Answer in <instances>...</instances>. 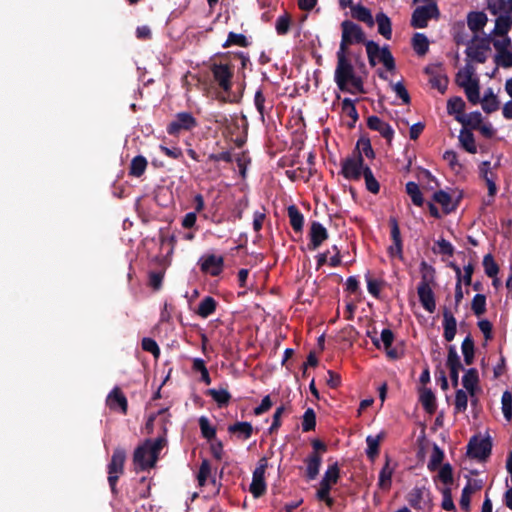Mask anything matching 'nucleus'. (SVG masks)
<instances>
[{
    "instance_id": "10",
    "label": "nucleus",
    "mask_w": 512,
    "mask_h": 512,
    "mask_svg": "<svg viewBox=\"0 0 512 512\" xmlns=\"http://www.w3.org/2000/svg\"><path fill=\"white\" fill-rule=\"evenodd\" d=\"M197 125L198 122L192 113L179 112L175 115L174 120L167 125L166 131L169 135H177L181 131H190Z\"/></svg>"
},
{
    "instance_id": "61",
    "label": "nucleus",
    "mask_w": 512,
    "mask_h": 512,
    "mask_svg": "<svg viewBox=\"0 0 512 512\" xmlns=\"http://www.w3.org/2000/svg\"><path fill=\"white\" fill-rule=\"evenodd\" d=\"M199 426L202 433V436L207 440H211L216 436V429L210 425L209 420L202 416L199 419Z\"/></svg>"
},
{
    "instance_id": "22",
    "label": "nucleus",
    "mask_w": 512,
    "mask_h": 512,
    "mask_svg": "<svg viewBox=\"0 0 512 512\" xmlns=\"http://www.w3.org/2000/svg\"><path fill=\"white\" fill-rule=\"evenodd\" d=\"M487 9L492 15L512 14V0H486Z\"/></svg>"
},
{
    "instance_id": "1",
    "label": "nucleus",
    "mask_w": 512,
    "mask_h": 512,
    "mask_svg": "<svg viewBox=\"0 0 512 512\" xmlns=\"http://www.w3.org/2000/svg\"><path fill=\"white\" fill-rule=\"evenodd\" d=\"M337 64L334 72V81L339 90L348 93L364 94V81L355 73V68L348 59V53L336 52Z\"/></svg>"
},
{
    "instance_id": "7",
    "label": "nucleus",
    "mask_w": 512,
    "mask_h": 512,
    "mask_svg": "<svg viewBox=\"0 0 512 512\" xmlns=\"http://www.w3.org/2000/svg\"><path fill=\"white\" fill-rule=\"evenodd\" d=\"M365 166L361 151H358L342 160L341 174L345 179L358 181L364 173Z\"/></svg>"
},
{
    "instance_id": "16",
    "label": "nucleus",
    "mask_w": 512,
    "mask_h": 512,
    "mask_svg": "<svg viewBox=\"0 0 512 512\" xmlns=\"http://www.w3.org/2000/svg\"><path fill=\"white\" fill-rule=\"evenodd\" d=\"M133 462L137 470H146L155 466L156 462H152V456L144 444L138 446L133 454Z\"/></svg>"
},
{
    "instance_id": "55",
    "label": "nucleus",
    "mask_w": 512,
    "mask_h": 512,
    "mask_svg": "<svg viewBox=\"0 0 512 512\" xmlns=\"http://www.w3.org/2000/svg\"><path fill=\"white\" fill-rule=\"evenodd\" d=\"M471 309L476 316H481L486 312V296L484 294H476L471 302Z\"/></svg>"
},
{
    "instance_id": "54",
    "label": "nucleus",
    "mask_w": 512,
    "mask_h": 512,
    "mask_svg": "<svg viewBox=\"0 0 512 512\" xmlns=\"http://www.w3.org/2000/svg\"><path fill=\"white\" fill-rule=\"evenodd\" d=\"M502 412L506 421L512 420V393L508 390L504 391L501 397Z\"/></svg>"
},
{
    "instance_id": "64",
    "label": "nucleus",
    "mask_w": 512,
    "mask_h": 512,
    "mask_svg": "<svg viewBox=\"0 0 512 512\" xmlns=\"http://www.w3.org/2000/svg\"><path fill=\"white\" fill-rule=\"evenodd\" d=\"M439 479L445 484L450 485L453 483V470L449 463L444 464L438 474Z\"/></svg>"
},
{
    "instance_id": "25",
    "label": "nucleus",
    "mask_w": 512,
    "mask_h": 512,
    "mask_svg": "<svg viewBox=\"0 0 512 512\" xmlns=\"http://www.w3.org/2000/svg\"><path fill=\"white\" fill-rule=\"evenodd\" d=\"M432 199L434 202L441 205L444 214H450L454 212L457 208V204H454L452 202L451 195L444 190L436 191L433 194Z\"/></svg>"
},
{
    "instance_id": "42",
    "label": "nucleus",
    "mask_w": 512,
    "mask_h": 512,
    "mask_svg": "<svg viewBox=\"0 0 512 512\" xmlns=\"http://www.w3.org/2000/svg\"><path fill=\"white\" fill-rule=\"evenodd\" d=\"M406 193L410 196L412 203L415 206L421 207L424 203L422 192L417 183L409 181L405 186Z\"/></svg>"
},
{
    "instance_id": "15",
    "label": "nucleus",
    "mask_w": 512,
    "mask_h": 512,
    "mask_svg": "<svg viewBox=\"0 0 512 512\" xmlns=\"http://www.w3.org/2000/svg\"><path fill=\"white\" fill-rule=\"evenodd\" d=\"M106 404L111 410H116L119 408L122 414H127L128 401L119 387H114L113 390L108 394Z\"/></svg>"
},
{
    "instance_id": "5",
    "label": "nucleus",
    "mask_w": 512,
    "mask_h": 512,
    "mask_svg": "<svg viewBox=\"0 0 512 512\" xmlns=\"http://www.w3.org/2000/svg\"><path fill=\"white\" fill-rule=\"evenodd\" d=\"M125 461L126 451L121 447L115 448L107 466L108 483L112 494L115 496L118 494L117 482L119 477L124 474Z\"/></svg>"
},
{
    "instance_id": "2",
    "label": "nucleus",
    "mask_w": 512,
    "mask_h": 512,
    "mask_svg": "<svg viewBox=\"0 0 512 512\" xmlns=\"http://www.w3.org/2000/svg\"><path fill=\"white\" fill-rule=\"evenodd\" d=\"M421 281L417 287V294L422 307L429 313L436 309L435 295L430 287L434 281L435 269L426 261L420 263Z\"/></svg>"
},
{
    "instance_id": "45",
    "label": "nucleus",
    "mask_w": 512,
    "mask_h": 512,
    "mask_svg": "<svg viewBox=\"0 0 512 512\" xmlns=\"http://www.w3.org/2000/svg\"><path fill=\"white\" fill-rule=\"evenodd\" d=\"M483 118L479 111L471 112L464 116L463 122H460L462 128L476 130L482 124Z\"/></svg>"
},
{
    "instance_id": "3",
    "label": "nucleus",
    "mask_w": 512,
    "mask_h": 512,
    "mask_svg": "<svg viewBox=\"0 0 512 512\" xmlns=\"http://www.w3.org/2000/svg\"><path fill=\"white\" fill-rule=\"evenodd\" d=\"M368 62L371 67H375L378 62H381L387 71L393 72L396 68L395 59L389 49L385 45L380 47L378 43L373 40H368L365 43Z\"/></svg>"
},
{
    "instance_id": "46",
    "label": "nucleus",
    "mask_w": 512,
    "mask_h": 512,
    "mask_svg": "<svg viewBox=\"0 0 512 512\" xmlns=\"http://www.w3.org/2000/svg\"><path fill=\"white\" fill-rule=\"evenodd\" d=\"M363 177L365 180L366 189L373 194H378L380 191V184L374 177L373 172L369 166H365Z\"/></svg>"
},
{
    "instance_id": "63",
    "label": "nucleus",
    "mask_w": 512,
    "mask_h": 512,
    "mask_svg": "<svg viewBox=\"0 0 512 512\" xmlns=\"http://www.w3.org/2000/svg\"><path fill=\"white\" fill-rule=\"evenodd\" d=\"M471 479L468 480V483L463 488L460 498V507L461 509L465 511H469L470 509V502H471Z\"/></svg>"
},
{
    "instance_id": "13",
    "label": "nucleus",
    "mask_w": 512,
    "mask_h": 512,
    "mask_svg": "<svg viewBox=\"0 0 512 512\" xmlns=\"http://www.w3.org/2000/svg\"><path fill=\"white\" fill-rule=\"evenodd\" d=\"M224 268L223 256L209 254L201 258L200 269L203 273L211 276H219Z\"/></svg>"
},
{
    "instance_id": "8",
    "label": "nucleus",
    "mask_w": 512,
    "mask_h": 512,
    "mask_svg": "<svg viewBox=\"0 0 512 512\" xmlns=\"http://www.w3.org/2000/svg\"><path fill=\"white\" fill-rule=\"evenodd\" d=\"M439 17L440 11L436 2H431L424 6H418L412 13L411 26L423 29L428 26L429 20H437Z\"/></svg>"
},
{
    "instance_id": "47",
    "label": "nucleus",
    "mask_w": 512,
    "mask_h": 512,
    "mask_svg": "<svg viewBox=\"0 0 512 512\" xmlns=\"http://www.w3.org/2000/svg\"><path fill=\"white\" fill-rule=\"evenodd\" d=\"M468 58L477 62V63H485L487 60V52L480 49L474 43L468 45L465 51Z\"/></svg>"
},
{
    "instance_id": "57",
    "label": "nucleus",
    "mask_w": 512,
    "mask_h": 512,
    "mask_svg": "<svg viewBox=\"0 0 512 512\" xmlns=\"http://www.w3.org/2000/svg\"><path fill=\"white\" fill-rule=\"evenodd\" d=\"M316 426V414L312 408H308L303 415L302 430L303 432H309L315 429Z\"/></svg>"
},
{
    "instance_id": "37",
    "label": "nucleus",
    "mask_w": 512,
    "mask_h": 512,
    "mask_svg": "<svg viewBox=\"0 0 512 512\" xmlns=\"http://www.w3.org/2000/svg\"><path fill=\"white\" fill-rule=\"evenodd\" d=\"M459 142L468 153L475 154L477 152L475 138L471 130L462 128L459 134Z\"/></svg>"
},
{
    "instance_id": "44",
    "label": "nucleus",
    "mask_w": 512,
    "mask_h": 512,
    "mask_svg": "<svg viewBox=\"0 0 512 512\" xmlns=\"http://www.w3.org/2000/svg\"><path fill=\"white\" fill-rule=\"evenodd\" d=\"M393 469L389 466V460L387 459L385 465L379 473L378 485L383 490H389L392 484Z\"/></svg>"
},
{
    "instance_id": "34",
    "label": "nucleus",
    "mask_w": 512,
    "mask_h": 512,
    "mask_svg": "<svg viewBox=\"0 0 512 512\" xmlns=\"http://www.w3.org/2000/svg\"><path fill=\"white\" fill-rule=\"evenodd\" d=\"M149 451V455L152 456V462H157L160 451L166 444V439L164 436H159L154 440L147 439L143 443Z\"/></svg>"
},
{
    "instance_id": "36",
    "label": "nucleus",
    "mask_w": 512,
    "mask_h": 512,
    "mask_svg": "<svg viewBox=\"0 0 512 512\" xmlns=\"http://www.w3.org/2000/svg\"><path fill=\"white\" fill-rule=\"evenodd\" d=\"M287 213L290 225L295 232H301L304 224V217L300 210L295 205H290L287 208Z\"/></svg>"
},
{
    "instance_id": "39",
    "label": "nucleus",
    "mask_w": 512,
    "mask_h": 512,
    "mask_svg": "<svg viewBox=\"0 0 512 512\" xmlns=\"http://www.w3.org/2000/svg\"><path fill=\"white\" fill-rule=\"evenodd\" d=\"M462 353L464 356V362L466 365H472L475 357V346L474 340L470 335L465 337L461 345Z\"/></svg>"
},
{
    "instance_id": "52",
    "label": "nucleus",
    "mask_w": 512,
    "mask_h": 512,
    "mask_svg": "<svg viewBox=\"0 0 512 512\" xmlns=\"http://www.w3.org/2000/svg\"><path fill=\"white\" fill-rule=\"evenodd\" d=\"M468 392L462 389L456 390L454 412L455 414L465 412L468 405Z\"/></svg>"
},
{
    "instance_id": "33",
    "label": "nucleus",
    "mask_w": 512,
    "mask_h": 512,
    "mask_svg": "<svg viewBox=\"0 0 512 512\" xmlns=\"http://www.w3.org/2000/svg\"><path fill=\"white\" fill-rule=\"evenodd\" d=\"M149 451V455L152 456V462H157L160 451L166 444V439L164 436H159L154 440L147 439L143 443Z\"/></svg>"
},
{
    "instance_id": "35",
    "label": "nucleus",
    "mask_w": 512,
    "mask_h": 512,
    "mask_svg": "<svg viewBox=\"0 0 512 512\" xmlns=\"http://www.w3.org/2000/svg\"><path fill=\"white\" fill-rule=\"evenodd\" d=\"M147 166V159L142 155H137L131 160L129 175L139 178L145 173Z\"/></svg>"
},
{
    "instance_id": "20",
    "label": "nucleus",
    "mask_w": 512,
    "mask_h": 512,
    "mask_svg": "<svg viewBox=\"0 0 512 512\" xmlns=\"http://www.w3.org/2000/svg\"><path fill=\"white\" fill-rule=\"evenodd\" d=\"M468 28L477 34L482 31L488 22V17L483 11H470L466 17Z\"/></svg>"
},
{
    "instance_id": "28",
    "label": "nucleus",
    "mask_w": 512,
    "mask_h": 512,
    "mask_svg": "<svg viewBox=\"0 0 512 512\" xmlns=\"http://www.w3.org/2000/svg\"><path fill=\"white\" fill-rule=\"evenodd\" d=\"M351 14L354 19L365 23L369 27H373L375 24L370 9L366 8L362 4H356L355 6H352Z\"/></svg>"
},
{
    "instance_id": "51",
    "label": "nucleus",
    "mask_w": 512,
    "mask_h": 512,
    "mask_svg": "<svg viewBox=\"0 0 512 512\" xmlns=\"http://www.w3.org/2000/svg\"><path fill=\"white\" fill-rule=\"evenodd\" d=\"M291 22V16L288 12H284L281 16H279L275 23L277 34L280 36L286 35L290 30Z\"/></svg>"
},
{
    "instance_id": "12",
    "label": "nucleus",
    "mask_w": 512,
    "mask_h": 512,
    "mask_svg": "<svg viewBox=\"0 0 512 512\" xmlns=\"http://www.w3.org/2000/svg\"><path fill=\"white\" fill-rule=\"evenodd\" d=\"M267 468V460H260V464L253 472L252 482L250 484V492L255 498L261 497L266 492V483L264 479L265 470Z\"/></svg>"
},
{
    "instance_id": "9",
    "label": "nucleus",
    "mask_w": 512,
    "mask_h": 512,
    "mask_svg": "<svg viewBox=\"0 0 512 512\" xmlns=\"http://www.w3.org/2000/svg\"><path fill=\"white\" fill-rule=\"evenodd\" d=\"M456 81L464 89L466 97L471 104L476 105L481 102L479 81L472 78L471 72L467 71L463 74L459 71Z\"/></svg>"
},
{
    "instance_id": "24",
    "label": "nucleus",
    "mask_w": 512,
    "mask_h": 512,
    "mask_svg": "<svg viewBox=\"0 0 512 512\" xmlns=\"http://www.w3.org/2000/svg\"><path fill=\"white\" fill-rule=\"evenodd\" d=\"M479 375L475 368L468 369L462 377L463 387L467 390L469 396H475L478 390Z\"/></svg>"
},
{
    "instance_id": "23",
    "label": "nucleus",
    "mask_w": 512,
    "mask_h": 512,
    "mask_svg": "<svg viewBox=\"0 0 512 512\" xmlns=\"http://www.w3.org/2000/svg\"><path fill=\"white\" fill-rule=\"evenodd\" d=\"M419 401L426 413L432 415L436 412L437 403L433 391L429 388H421L419 390Z\"/></svg>"
},
{
    "instance_id": "32",
    "label": "nucleus",
    "mask_w": 512,
    "mask_h": 512,
    "mask_svg": "<svg viewBox=\"0 0 512 512\" xmlns=\"http://www.w3.org/2000/svg\"><path fill=\"white\" fill-rule=\"evenodd\" d=\"M217 301L211 296H205L199 303L196 313L201 318H208L215 313Z\"/></svg>"
},
{
    "instance_id": "60",
    "label": "nucleus",
    "mask_w": 512,
    "mask_h": 512,
    "mask_svg": "<svg viewBox=\"0 0 512 512\" xmlns=\"http://www.w3.org/2000/svg\"><path fill=\"white\" fill-rule=\"evenodd\" d=\"M340 478V469L338 466V463H334L332 465H329L324 476L323 480L330 483L331 485L337 484L338 480Z\"/></svg>"
},
{
    "instance_id": "43",
    "label": "nucleus",
    "mask_w": 512,
    "mask_h": 512,
    "mask_svg": "<svg viewBox=\"0 0 512 512\" xmlns=\"http://www.w3.org/2000/svg\"><path fill=\"white\" fill-rule=\"evenodd\" d=\"M250 45L249 40L244 34H238L235 32H229L226 41L223 43V48H228L231 46H239L246 48Z\"/></svg>"
},
{
    "instance_id": "4",
    "label": "nucleus",
    "mask_w": 512,
    "mask_h": 512,
    "mask_svg": "<svg viewBox=\"0 0 512 512\" xmlns=\"http://www.w3.org/2000/svg\"><path fill=\"white\" fill-rule=\"evenodd\" d=\"M367 41L361 26L351 20H344L341 23V41L338 51L348 53V47L354 44L365 45Z\"/></svg>"
},
{
    "instance_id": "38",
    "label": "nucleus",
    "mask_w": 512,
    "mask_h": 512,
    "mask_svg": "<svg viewBox=\"0 0 512 512\" xmlns=\"http://www.w3.org/2000/svg\"><path fill=\"white\" fill-rule=\"evenodd\" d=\"M413 50L419 56H424L429 50V40L423 33H415L412 37Z\"/></svg>"
},
{
    "instance_id": "14",
    "label": "nucleus",
    "mask_w": 512,
    "mask_h": 512,
    "mask_svg": "<svg viewBox=\"0 0 512 512\" xmlns=\"http://www.w3.org/2000/svg\"><path fill=\"white\" fill-rule=\"evenodd\" d=\"M309 237L310 243L308 248L313 251L328 239V231L320 222L313 221L310 226Z\"/></svg>"
},
{
    "instance_id": "41",
    "label": "nucleus",
    "mask_w": 512,
    "mask_h": 512,
    "mask_svg": "<svg viewBox=\"0 0 512 512\" xmlns=\"http://www.w3.org/2000/svg\"><path fill=\"white\" fill-rule=\"evenodd\" d=\"M207 395L211 396L220 408L226 407L231 400V394L226 389H209Z\"/></svg>"
},
{
    "instance_id": "18",
    "label": "nucleus",
    "mask_w": 512,
    "mask_h": 512,
    "mask_svg": "<svg viewBox=\"0 0 512 512\" xmlns=\"http://www.w3.org/2000/svg\"><path fill=\"white\" fill-rule=\"evenodd\" d=\"M443 337L447 342H451L457 332V321L451 310L444 306L443 307Z\"/></svg>"
},
{
    "instance_id": "53",
    "label": "nucleus",
    "mask_w": 512,
    "mask_h": 512,
    "mask_svg": "<svg viewBox=\"0 0 512 512\" xmlns=\"http://www.w3.org/2000/svg\"><path fill=\"white\" fill-rule=\"evenodd\" d=\"M409 505L414 509H421V502L423 500V488L414 487L406 496Z\"/></svg>"
},
{
    "instance_id": "59",
    "label": "nucleus",
    "mask_w": 512,
    "mask_h": 512,
    "mask_svg": "<svg viewBox=\"0 0 512 512\" xmlns=\"http://www.w3.org/2000/svg\"><path fill=\"white\" fill-rule=\"evenodd\" d=\"M210 474H211V464H210L209 460L204 459L201 462V465H200L199 471H198V475H197V480H198L199 486L203 487L206 484L207 479L210 476Z\"/></svg>"
},
{
    "instance_id": "56",
    "label": "nucleus",
    "mask_w": 512,
    "mask_h": 512,
    "mask_svg": "<svg viewBox=\"0 0 512 512\" xmlns=\"http://www.w3.org/2000/svg\"><path fill=\"white\" fill-rule=\"evenodd\" d=\"M446 366L448 369H463L460 357L454 345L448 346Z\"/></svg>"
},
{
    "instance_id": "21",
    "label": "nucleus",
    "mask_w": 512,
    "mask_h": 512,
    "mask_svg": "<svg viewBox=\"0 0 512 512\" xmlns=\"http://www.w3.org/2000/svg\"><path fill=\"white\" fill-rule=\"evenodd\" d=\"M465 107L466 104L464 100L459 96L451 97L447 101V112L449 115H454V118L458 123L463 122Z\"/></svg>"
},
{
    "instance_id": "58",
    "label": "nucleus",
    "mask_w": 512,
    "mask_h": 512,
    "mask_svg": "<svg viewBox=\"0 0 512 512\" xmlns=\"http://www.w3.org/2000/svg\"><path fill=\"white\" fill-rule=\"evenodd\" d=\"M448 82V77L443 72L434 76L433 78H429V83L431 86L442 94H444L447 90Z\"/></svg>"
},
{
    "instance_id": "6",
    "label": "nucleus",
    "mask_w": 512,
    "mask_h": 512,
    "mask_svg": "<svg viewBox=\"0 0 512 512\" xmlns=\"http://www.w3.org/2000/svg\"><path fill=\"white\" fill-rule=\"evenodd\" d=\"M210 71L218 86L224 92L230 93L233 86L234 66L231 63H212Z\"/></svg>"
},
{
    "instance_id": "62",
    "label": "nucleus",
    "mask_w": 512,
    "mask_h": 512,
    "mask_svg": "<svg viewBox=\"0 0 512 512\" xmlns=\"http://www.w3.org/2000/svg\"><path fill=\"white\" fill-rule=\"evenodd\" d=\"M141 347L144 351L151 353L155 358L160 356V348L157 342L149 337H144L141 341Z\"/></svg>"
},
{
    "instance_id": "19",
    "label": "nucleus",
    "mask_w": 512,
    "mask_h": 512,
    "mask_svg": "<svg viewBox=\"0 0 512 512\" xmlns=\"http://www.w3.org/2000/svg\"><path fill=\"white\" fill-rule=\"evenodd\" d=\"M254 105L257 112L260 114V120L262 123L265 122V117L269 116L274 105L272 100H267L262 88H259L254 95Z\"/></svg>"
},
{
    "instance_id": "50",
    "label": "nucleus",
    "mask_w": 512,
    "mask_h": 512,
    "mask_svg": "<svg viewBox=\"0 0 512 512\" xmlns=\"http://www.w3.org/2000/svg\"><path fill=\"white\" fill-rule=\"evenodd\" d=\"M358 151H361V155L363 156L364 154L369 159L375 158V152L372 148L370 139L367 137H361L358 140L356 148L353 151V154H356Z\"/></svg>"
},
{
    "instance_id": "17",
    "label": "nucleus",
    "mask_w": 512,
    "mask_h": 512,
    "mask_svg": "<svg viewBox=\"0 0 512 512\" xmlns=\"http://www.w3.org/2000/svg\"><path fill=\"white\" fill-rule=\"evenodd\" d=\"M367 126L373 131H377L387 141H391L394 137V130L388 123L382 121L378 116H369Z\"/></svg>"
},
{
    "instance_id": "40",
    "label": "nucleus",
    "mask_w": 512,
    "mask_h": 512,
    "mask_svg": "<svg viewBox=\"0 0 512 512\" xmlns=\"http://www.w3.org/2000/svg\"><path fill=\"white\" fill-rule=\"evenodd\" d=\"M342 111L347 117L351 119V122L348 123V127L353 128L359 117L354 100L350 98L343 99Z\"/></svg>"
},
{
    "instance_id": "11",
    "label": "nucleus",
    "mask_w": 512,
    "mask_h": 512,
    "mask_svg": "<svg viewBox=\"0 0 512 512\" xmlns=\"http://www.w3.org/2000/svg\"><path fill=\"white\" fill-rule=\"evenodd\" d=\"M492 450V443L489 438L472 437L467 445V455L470 458L486 460Z\"/></svg>"
},
{
    "instance_id": "26",
    "label": "nucleus",
    "mask_w": 512,
    "mask_h": 512,
    "mask_svg": "<svg viewBox=\"0 0 512 512\" xmlns=\"http://www.w3.org/2000/svg\"><path fill=\"white\" fill-rule=\"evenodd\" d=\"M322 458L319 453L312 452L306 459V477L308 480H314L319 474Z\"/></svg>"
},
{
    "instance_id": "31",
    "label": "nucleus",
    "mask_w": 512,
    "mask_h": 512,
    "mask_svg": "<svg viewBox=\"0 0 512 512\" xmlns=\"http://www.w3.org/2000/svg\"><path fill=\"white\" fill-rule=\"evenodd\" d=\"M512 27V14L499 15L492 31L494 36H506Z\"/></svg>"
},
{
    "instance_id": "49",
    "label": "nucleus",
    "mask_w": 512,
    "mask_h": 512,
    "mask_svg": "<svg viewBox=\"0 0 512 512\" xmlns=\"http://www.w3.org/2000/svg\"><path fill=\"white\" fill-rule=\"evenodd\" d=\"M443 459H444L443 450L437 444H434L429 462L427 464L428 469L430 471L437 470L440 467Z\"/></svg>"
},
{
    "instance_id": "48",
    "label": "nucleus",
    "mask_w": 512,
    "mask_h": 512,
    "mask_svg": "<svg viewBox=\"0 0 512 512\" xmlns=\"http://www.w3.org/2000/svg\"><path fill=\"white\" fill-rule=\"evenodd\" d=\"M483 267L485 274L490 278H495L499 273V265L494 260V257L491 253L486 254L483 257Z\"/></svg>"
},
{
    "instance_id": "27",
    "label": "nucleus",
    "mask_w": 512,
    "mask_h": 512,
    "mask_svg": "<svg viewBox=\"0 0 512 512\" xmlns=\"http://www.w3.org/2000/svg\"><path fill=\"white\" fill-rule=\"evenodd\" d=\"M228 432L237 435L240 439L247 440L253 434V426L250 422H235L228 426Z\"/></svg>"
},
{
    "instance_id": "29",
    "label": "nucleus",
    "mask_w": 512,
    "mask_h": 512,
    "mask_svg": "<svg viewBox=\"0 0 512 512\" xmlns=\"http://www.w3.org/2000/svg\"><path fill=\"white\" fill-rule=\"evenodd\" d=\"M374 21L377 23L378 33L385 39L390 40L392 37V23L390 18L385 13L379 12L376 14Z\"/></svg>"
},
{
    "instance_id": "30",
    "label": "nucleus",
    "mask_w": 512,
    "mask_h": 512,
    "mask_svg": "<svg viewBox=\"0 0 512 512\" xmlns=\"http://www.w3.org/2000/svg\"><path fill=\"white\" fill-rule=\"evenodd\" d=\"M384 436V432H380L376 436L369 435L366 437V455L371 461H374L379 455L380 442L384 439Z\"/></svg>"
}]
</instances>
